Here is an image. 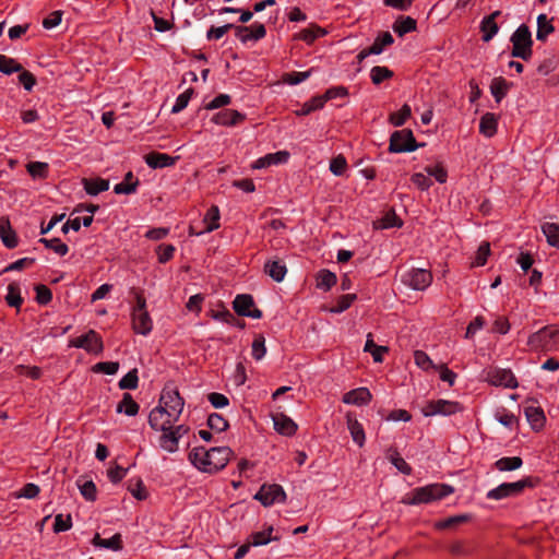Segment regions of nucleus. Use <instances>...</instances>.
I'll use <instances>...</instances> for the list:
<instances>
[{
    "instance_id": "obj_53",
    "label": "nucleus",
    "mask_w": 559,
    "mask_h": 559,
    "mask_svg": "<svg viewBox=\"0 0 559 559\" xmlns=\"http://www.w3.org/2000/svg\"><path fill=\"white\" fill-rule=\"evenodd\" d=\"M389 461L394 465L402 474L409 475L412 473V467L406 463V461L399 454V452L394 451L389 455Z\"/></svg>"
},
{
    "instance_id": "obj_48",
    "label": "nucleus",
    "mask_w": 559,
    "mask_h": 559,
    "mask_svg": "<svg viewBox=\"0 0 559 559\" xmlns=\"http://www.w3.org/2000/svg\"><path fill=\"white\" fill-rule=\"evenodd\" d=\"M325 104V99L321 98V96H316L310 100L306 102L300 110L297 111V115L306 116L310 112L321 109Z\"/></svg>"
},
{
    "instance_id": "obj_46",
    "label": "nucleus",
    "mask_w": 559,
    "mask_h": 559,
    "mask_svg": "<svg viewBox=\"0 0 559 559\" xmlns=\"http://www.w3.org/2000/svg\"><path fill=\"white\" fill-rule=\"evenodd\" d=\"M393 76V72L386 67L376 66L370 71V78L373 84L379 85L384 80Z\"/></svg>"
},
{
    "instance_id": "obj_3",
    "label": "nucleus",
    "mask_w": 559,
    "mask_h": 559,
    "mask_svg": "<svg viewBox=\"0 0 559 559\" xmlns=\"http://www.w3.org/2000/svg\"><path fill=\"white\" fill-rule=\"evenodd\" d=\"M527 345L536 353H552L559 350V329L546 325L528 336Z\"/></svg>"
},
{
    "instance_id": "obj_4",
    "label": "nucleus",
    "mask_w": 559,
    "mask_h": 559,
    "mask_svg": "<svg viewBox=\"0 0 559 559\" xmlns=\"http://www.w3.org/2000/svg\"><path fill=\"white\" fill-rule=\"evenodd\" d=\"M510 41L512 44L511 56L523 60L531 59L533 55V38L530 27L526 24H521L511 35Z\"/></svg>"
},
{
    "instance_id": "obj_26",
    "label": "nucleus",
    "mask_w": 559,
    "mask_h": 559,
    "mask_svg": "<svg viewBox=\"0 0 559 559\" xmlns=\"http://www.w3.org/2000/svg\"><path fill=\"white\" fill-rule=\"evenodd\" d=\"M83 186L87 194L97 195L109 189V180L103 178L84 179Z\"/></svg>"
},
{
    "instance_id": "obj_34",
    "label": "nucleus",
    "mask_w": 559,
    "mask_h": 559,
    "mask_svg": "<svg viewBox=\"0 0 559 559\" xmlns=\"http://www.w3.org/2000/svg\"><path fill=\"white\" fill-rule=\"evenodd\" d=\"M233 306L237 314L246 317V314L254 306V301L252 296L250 295H237L233 302Z\"/></svg>"
},
{
    "instance_id": "obj_31",
    "label": "nucleus",
    "mask_w": 559,
    "mask_h": 559,
    "mask_svg": "<svg viewBox=\"0 0 559 559\" xmlns=\"http://www.w3.org/2000/svg\"><path fill=\"white\" fill-rule=\"evenodd\" d=\"M523 465V461L520 456H504L497 460L493 464L495 468L499 472H511L520 468Z\"/></svg>"
},
{
    "instance_id": "obj_24",
    "label": "nucleus",
    "mask_w": 559,
    "mask_h": 559,
    "mask_svg": "<svg viewBox=\"0 0 559 559\" xmlns=\"http://www.w3.org/2000/svg\"><path fill=\"white\" fill-rule=\"evenodd\" d=\"M498 119L492 112H486L479 121V132L486 138H491L497 132Z\"/></svg>"
},
{
    "instance_id": "obj_12",
    "label": "nucleus",
    "mask_w": 559,
    "mask_h": 559,
    "mask_svg": "<svg viewBox=\"0 0 559 559\" xmlns=\"http://www.w3.org/2000/svg\"><path fill=\"white\" fill-rule=\"evenodd\" d=\"M70 346L83 348L94 355H99L104 349L103 341L94 330H90L87 333L71 340Z\"/></svg>"
},
{
    "instance_id": "obj_23",
    "label": "nucleus",
    "mask_w": 559,
    "mask_h": 559,
    "mask_svg": "<svg viewBox=\"0 0 559 559\" xmlns=\"http://www.w3.org/2000/svg\"><path fill=\"white\" fill-rule=\"evenodd\" d=\"M264 271L273 281L280 283L284 280L287 267L285 263L280 260H270L265 263Z\"/></svg>"
},
{
    "instance_id": "obj_10",
    "label": "nucleus",
    "mask_w": 559,
    "mask_h": 559,
    "mask_svg": "<svg viewBox=\"0 0 559 559\" xmlns=\"http://www.w3.org/2000/svg\"><path fill=\"white\" fill-rule=\"evenodd\" d=\"M402 283L415 290H425L432 282L430 271L426 269H411L401 276Z\"/></svg>"
},
{
    "instance_id": "obj_27",
    "label": "nucleus",
    "mask_w": 559,
    "mask_h": 559,
    "mask_svg": "<svg viewBox=\"0 0 559 559\" xmlns=\"http://www.w3.org/2000/svg\"><path fill=\"white\" fill-rule=\"evenodd\" d=\"M139 404L132 399L131 394L124 393L122 400L118 403L116 412L123 413L127 416H135L139 413Z\"/></svg>"
},
{
    "instance_id": "obj_6",
    "label": "nucleus",
    "mask_w": 559,
    "mask_h": 559,
    "mask_svg": "<svg viewBox=\"0 0 559 559\" xmlns=\"http://www.w3.org/2000/svg\"><path fill=\"white\" fill-rule=\"evenodd\" d=\"M158 406H162L170 420H178L185 406V401L177 389L165 386L162 391Z\"/></svg>"
},
{
    "instance_id": "obj_25",
    "label": "nucleus",
    "mask_w": 559,
    "mask_h": 559,
    "mask_svg": "<svg viewBox=\"0 0 559 559\" xmlns=\"http://www.w3.org/2000/svg\"><path fill=\"white\" fill-rule=\"evenodd\" d=\"M160 431L163 432L159 437L160 448L169 453L176 452L178 450L179 439L171 431V425L169 428L162 429Z\"/></svg>"
},
{
    "instance_id": "obj_8",
    "label": "nucleus",
    "mask_w": 559,
    "mask_h": 559,
    "mask_svg": "<svg viewBox=\"0 0 559 559\" xmlns=\"http://www.w3.org/2000/svg\"><path fill=\"white\" fill-rule=\"evenodd\" d=\"M463 411V406L455 401L437 400L429 401L421 408L423 415L426 417L442 415L451 416Z\"/></svg>"
},
{
    "instance_id": "obj_55",
    "label": "nucleus",
    "mask_w": 559,
    "mask_h": 559,
    "mask_svg": "<svg viewBox=\"0 0 559 559\" xmlns=\"http://www.w3.org/2000/svg\"><path fill=\"white\" fill-rule=\"evenodd\" d=\"M312 69L304 72H290L283 76V81L289 85H297L310 78Z\"/></svg>"
},
{
    "instance_id": "obj_43",
    "label": "nucleus",
    "mask_w": 559,
    "mask_h": 559,
    "mask_svg": "<svg viewBox=\"0 0 559 559\" xmlns=\"http://www.w3.org/2000/svg\"><path fill=\"white\" fill-rule=\"evenodd\" d=\"M273 532V527L269 526L265 531L255 532L250 536V542L252 546H263L269 544L271 540H276L277 537H272L271 534Z\"/></svg>"
},
{
    "instance_id": "obj_39",
    "label": "nucleus",
    "mask_w": 559,
    "mask_h": 559,
    "mask_svg": "<svg viewBox=\"0 0 559 559\" xmlns=\"http://www.w3.org/2000/svg\"><path fill=\"white\" fill-rule=\"evenodd\" d=\"M336 283V275L328 270H321L317 276V287L324 292Z\"/></svg>"
},
{
    "instance_id": "obj_29",
    "label": "nucleus",
    "mask_w": 559,
    "mask_h": 559,
    "mask_svg": "<svg viewBox=\"0 0 559 559\" xmlns=\"http://www.w3.org/2000/svg\"><path fill=\"white\" fill-rule=\"evenodd\" d=\"M138 186H139V180L138 179L133 180V174L131 171H129L126 175L123 181L117 183L114 187V192L116 194H131L136 191Z\"/></svg>"
},
{
    "instance_id": "obj_15",
    "label": "nucleus",
    "mask_w": 559,
    "mask_h": 559,
    "mask_svg": "<svg viewBox=\"0 0 559 559\" xmlns=\"http://www.w3.org/2000/svg\"><path fill=\"white\" fill-rule=\"evenodd\" d=\"M211 120L218 126L233 127L245 120V115L234 109H226L216 112Z\"/></svg>"
},
{
    "instance_id": "obj_52",
    "label": "nucleus",
    "mask_w": 559,
    "mask_h": 559,
    "mask_svg": "<svg viewBox=\"0 0 559 559\" xmlns=\"http://www.w3.org/2000/svg\"><path fill=\"white\" fill-rule=\"evenodd\" d=\"M192 94H193V90L188 88L187 91H185L183 93L178 95V97L176 98L175 104L171 108V112L178 114V112L182 111L188 106Z\"/></svg>"
},
{
    "instance_id": "obj_58",
    "label": "nucleus",
    "mask_w": 559,
    "mask_h": 559,
    "mask_svg": "<svg viewBox=\"0 0 559 559\" xmlns=\"http://www.w3.org/2000/svg\"><path fill=\"white\" fill-rule=\"evenodd\" d=\"M72 527V520L71 515L67 514H57L55 516V523H53V532L55 533H61L70 530Z\"/></svg>"
},
{
    "instance_id": "obj_18",
    "label": "nucleus",
    "mask_w": 559,
    "mask_h": 559,
    "mask_svg": "<svg viewBox=\"0 0 559 559\" xmlns=\"http://www.w3.org/2000/svg\"><path fill=\"white\" fill-rule=\"evenodd\" d=\"M371 393L367 388H357L343 395V403L349 405H366L371 401Z\"/></svg>"
},
{
    "instance_id": "obj_54",
    "label": "nucleus",
    "mask_w": 559,
    "mask_h": 559,
    "mask_svg": "<svg viewBox=\"0 0 559 559\" xmlns=\"http://www.w3.org/2000/svg\"><path fill=\"white\" fill-rule=\"evenodd\" d=\"M355 299H356V295H354V294H347V295L341 296L337 299L336 305L331 308V312H333V313L344 312L352 306V304Z\"/></svg>"
},
{
    "instance_id": "obj_50",
    "label": "nucleus",
    "mask_w": 559,
    "mask_h": 559,
    "mask_svg": "<svg viewBox=\"0 0 559 559\" xmlns=\"http://www.w3.org/2000/svg\"><path fill=\"white\" fill-rule=\"evenodd\" d=\"M207 426L217 432H223L228 428V421L219 414L213 413L209 415Z\"/></svg>"
},
{
    "instance_id": "obj_19",
    "label": "nucleus",
    "mask_w": 559,
    "mask_h": 559,
    "mask_svg": "<svg viewBox=\"0 0 559 559\" xmlns=\"http://www.w3.org/2000/svg\"><path fill=\"white\" fill-rule=\"evenodd\" d=\"M274 429L284 436H293L297 430V424L283 413L273 415Z\"/></svg>"
},
{
    "instance_id": "obj_37",
    "label": "nucleus",
    "mask_w": 559,
    "mask_h": 559,
    "mask_svg": "<svg viewBox=\"0 0 559 559\" xmlns=\"http://www.w3.org/2000/svg\"><path fill=\"white\" fill-rule=\"evenodd\" d=\"M94 545L102 547V548L115 550V551L120 550L122 548L121 535L115 534L110 538L103 539L99 537L98 534H96V536L94 537Z\"/></svg>"
},
{
    "instance_id": "obj_45",
    "label": "nucleus",
    "mask_w": 559,
    "mask_h": 559,
    "mask_svg": "<svg viewBox=\"0 0 559 559\" xmlns=\"http://www.w3.org/2000/svg\"><path fill=\"white\" fill-rule=\"evenodd\" d=\"M22 66L17 63L13 58L0 55V72L10 75L14 72H20Z\"/></svg>"
},
{
    "instance_id": "obj_59",
    "label": "nucleus",
    "mask_w": 559,
    "mask_h": 559,
    "mask_svg": "<svg viewBox=\"0 0 559 559\" xmlns=\"http://www.w3.org/2000/svg\"><path fill=\"white\" fill-rule=\"evenodd\" d=\"M265 354V338L262 335H258L252 342V357L255 360H261Z\"/></svg>"
},
{
    "instance_id": "obj_5",
    "label": "nucleus",
    "mask_w": 559,
    "mask_h": 559,
    "mask_svg": "<svg viewBox=\"0 0 559 559\" xmlns=\"http://www.w3.org/2000/svg\"><path fill=\"white\" fill-rule=\"evenodd\" d=\"M535 486L533 478L525 477L514 483H502L496 488L490 489L486 497L490 500H502L509 497H516L523 492L525 488Z\"/></svg>"
},
{
    "instance_id": "obj_36",
    "label": "nucleus",
    "mask_w": 559,
    "mask_h": 559,
    "mask_svg": "<svg viewBox=\"0 0 559 559\" xmlns=\"http://www.w3.org/2000/svg\"><path fill=\"white\" fill-rule=\"evenodd\" d=\"M510 88V83H508L503 78H495L490 84V92L497 103H500L502 98L507 95Z\"/></svg>"
},
{
    "instance_id": "obj_22",
    "label": "nucleus",
    "mask_w": 559,
    "mask_h": 559,
    "mask_svg": "<svg viewBox=\"0 0 559 559\" xmlns=\"http://www.w3.org/2000/svg\"><path fill=\"white\" fill-rule=\"evenodd\" d=\"M347 428L350 432L353 441L358 445L362 447L366 441L365 430L361 426V424L353 417L350 414H347Z\"/></svg>"
},
{
    "instance_id": "obj_40",
    "label": "nucleus",
    "mask_w": 559,
    "mask_h": 559,
    "mask_svg": "<svg viewBox=\"0 0 559 559\" xmlns=\"http://www.w3.org/2000/svg\"><path fill=\"white\" fill-rule=\"evenodd\" d=\"M374 224L376 228L388 229L393 227H401L402 221L393 211H389L381 219L377 221Z\"/></svg>"
},
{
    "instance_id": "obj_62",
    "label": "nucleus",
    "mask_w": 559,
    "mask_h": 559,
    "mask_svg": "<svg viewBox=\"0 0 559 559\" xmlns=\"http://www.w3.org/2000/svg\"><path fill=\"white\" fill-rule=\"evenodd\" d=\"M93 370L95 372H103V373H106V374H116L117 371L119 370V362L117 361H100V362H97L94 367H93Z\"/></svg>"
},
{
    "instance_id": "obj_20",
    "label": "nucleus",
    "mask_w": 559,
    "mask_h": 559,
    "mask_svg": "<svg viewBox=\"0 0 559 559\" xmlns=\"http://www.w3.org/2000/svg\"><path fill=\"white\" fill-rule=\"evenodd\" d=\"M133 330L138 334L147 335L153 329V322L147 311L132 312Z\"/></svg>"
},
{
    "instance_id": "obj_35",
    "label": "nucleus",
    "mask_w": 559,
    "mask_h": 559,
    "mask_svg": "<svg viewBox=\"0 0 559 559\" xmlns=\"http://www.w3.org/2000/svg\"><path fill=\"white\" fill-rule=\"evenodd\" d=\"M416 21L411 16H400L393 24V31L399 36H404L409 32H414L416 29Z\"/></svg>"
},
{
    "instance_id": "obj_1",
    "label": "nucleus",
    "mask_w": 559,
    "mask_h": 559,
    "mask_svg": "<svg viewBox=\"0 0 559 559\" xmlns=\"http://www.w3.org/2000/svg\"><path fill=\"white\" fill-rule=\"evenodd\" d=\"M231 453L228 447H215L211 449L197 447L189 453V461L199 471L213 474L227 465Z\"/></svg>"
},
{
    "instance_id": "obj_11",
    "label": "nucleus",
    "mask_w": 559,
    "mask_h": 559,
    "mask_svg": "<svg viewBox=\"0 0 559 559\" xmlns=\"http://www.w3.org/2000/svg\"><path fill=\"white\" fill-rule=\"evenodd\" d=\"M253 498L260 501L264 507H270L274 503L284 502L286 499V493L281 485L264 484L253 496Z\"/></svg>"
},
{
    "instance_id": "obj_56",
    "label": "nucleus",
    "mask_w": 559,
    "mask_h": 559,
    "mask_svg": "<svg viewBox=\"0 0 559 559\" xmlns=\"http://www.w3.org/2000/svg\"><path fill=\"white\" fill-rule=\"evenodd\" d=\"M5 300L9 306L19 308L23 302V298L20 295V289L16 284H10L8 286V295Z\"/></svg>"
},
{
    "instance_id": "obj_60",
    "label": "nucleus",
    "mask_w": 559,
    "mask_h": 559,
    "mask_svg": "<svg viewBox=\"0 0 559 559\" xmlns=\"http://www.w3.org/2000/svg\"><path fill=\"white\" fill-rule=\"evenodd\" d=\"M230 28H235L234 24H225L223 26H212L206 32L207 40H218L221 39Z\"/></svg>"
},
{
    "instance_id": "obj_28",
    "label": "nucleus",
    "mask_w": 559,
    "mask_h": 559,
    "mask_svg": "<svg viewBox=\"0 0 559 559\" xmlns=\"http://www.w3.org/2000/svg\"><path fill=\"white\" fill-rule=\"evenodd\" d=\"M203 223L205 224V228L197 235L211 233L219 227V210L217 206L213 205L207 210Z\"/></svg>"
},
{
    "instance_id": "obj_64",
    "label": "nucleus",
    "mask_w": 559,
    "mask_h": 559,
    "mask_svg": "<svg viewBox=\"0 0 559 559\" xmlns=\"http://www.w3.org/2000/svg\"><path fill=\"white\" fill-rule=\"evenodd\" d=\"M176 248L173 245H159L157 247V257L159 263H166L173 259Z\"/></svg>"
},
{
    "instance_id": "obj_41",
    "label": "nucleus",
    "mask_w": 559,
    "mask_h": 559,
    "mask_svg": "<svg viewBox=\"0 0 559 559\" xmlns=\"http://www.w3.org/2000/svg\"><path fill=\"white\" fill-rule=\"evenodd\" d=\"M139 385L138 369L130 370L118 383L120 390H135Z\"/></svg>"
},
{
    "instance_id": "obj_44",
    "label": "nucleus",
    "mask_w": 559,
    "mask_h": 559,
    "mask_svg": "<svg viewBox=\"0 0 559 559\" xmlns=\"http://www.w3.org/2000/svg\"><path fill=\"white\" fill-rule=\"evenodd\" d=\"M480 31L483 32V40L489 41L498 33L499 27L496 21L484 17L480 22Z\"/></svg>"
},
{
    "instance_id": "obj_32",
    "label": "nucleus",
    "mask_w": 559,
    "mask_h": 559,
    "mask_svg": "<svg viewBox=\"0 0 559 559\" xmlns=\"http://www.w3.org/2000/svg\"><path fill=\"white\" fill-rule=\"evenodd\" d=\"M552 20H549L546 14L542 13L537 16V32L536 39L544 41L547 36L551 34L555 28L551 23Z\"/></svg>"
},
{
    "instance_id": "obj_47",
    "label": "nucleus",
    "mask_w": 559,
    "mask_h": 559,
    "mask_svg": "<svg viewBox=\"0 0 559 559\" xmlns=\"http://www.w3.org/2000/svg\"><path fill=\"white\" fill-rule=\"evenodd\" d=\"M26 169L33 178H46L48 175V164L44 162H31Z\"/></svg>"
},
{
    "instance_id": "obj_21",
    "label": "nucleus",
    "mask_w": 559,
    "mask_h": 559,
    "mask_svg": "<svg viewBox=\"0 0 559 559\" xmlns=\"http://www.w3.org/2000/svg\"><path fill=\"white\" fill-rule=\"evenodd\" d=\"M0 238L3 245L9 249L15 248L19 243L16 234L7 217H1L0 219Z\"/></svg>"
},
{
    "instance_id": "obj_51",
    "label": "nucleus",
    "mask_w": 559,
    "mask_h": 559,
    "mask_svg": "<svg viewBox=\"0 0 559 559\" xmlns=\"http://www.w3.org/2000/svg\"><path fill=\"white\" fill-rule=\"evenodd\" d=\"M411 114V107L405 104L397 112H394L390 116V122L395 127H401L409 118Z\"/></svg>"
},
{
    "instance_id": "obj_14",
    "label": "nucleus",
    "mask_w": 559,
    "mask_h": 559,
    "mask_svg": "<svg viewBox=\"0 0 559 559\" xmlns=\"http://www.w3.org/2000/svg\"><path fill=\"white\" fill-rule=\"evenodd\" d=\"M176 421L177 420H170V417L167 416L164 408L158 405L154 407L148 415V425L156 431L169 428V426L174 425Z\"/></svg>"
},
{
    "instance_id": "obj_61",
    "label": "nucleus",
    "mask_w": 559,
    "mask_h": 559,
    "mask_svg": "<svg viewBox=\"0 0 559 559\" xmlns=\"http://www.w3.org/2000/svg\"><path fill=\"white\" fill-rule=\"evenodd\" d=\"M490 254V245L489 242H481L476 252L474 265L483 266L486 264L487 259Z\"/></svg>"
},
{
    "instance_id": "obj_33",
    "label": "nucleus",
    "mask_w": 559,
    "mask_h": 559,
    "mask_svg": "<svg viewBox=\"0 0 559 559\" xmlns=\"http://www.w3.org/2000/svg\"><path fill=\"white\" fill-rule=\"evenodd\" d=\"M542 231L547 242L559 249V223L546 222L542 225Z\"/></svg>"
},
{
    "instance_id": "obj_49",
    "label": "nucleus",
    "mask_w": 559,
    "mask_h": 559,
    "mask_svg": "<svg viewBox=\"0 0 559 559\" xmlns=\"http://www.w3.org/2000/svg\"><path fill=\"white\" fill-rule=\"evenodd\" d=\"M128 490L138 500H145L147 497L146 489L140 478L130 479Z\"/></svg>"
},
{
    "instance_id": "obj_16",
    "label": "nucleus",
    "mask_w": 559,
    "mask_h": 559,
    "mask_svg": "<svg viewBox=\"0 0 559 559\" xmlns=\"http://www.w3.org/2000/svg\"><path fill=\"white\" fill-rule=\"evenodd\" d=\"M289 156L290 155L287 151H278L276 153H270V154H266V155L258 158L254 162L252 167L254 169H262V168L270 167L272 165L286 164L289 159Z\"/></svg>"
},
{
    "instance_id": "obj_17",
    "label": "nucleus",
    "mask_w": 559,
    "mask_h": 559,
    "mask_svg": "<svg viewBox=\"0 0 559 559\" xmlns=\"http://www.w3.org/2000/svg\"><path fill=\"white\" fill-rule=\"evenodd\" d=\"M179 156H170L165 153L152 152L144 156L146 165L151 168H165L175 165Z\"/></svg>"
},
{
    "instance_id": "obj_63",
    "label": "nucleus",
    "mask_w": 559,
    "mask_h": 559,
    "mask_svg": "<svg viewBox=\"0 0 559 559\" xmlns=\"http://www.w3.org/2000/svg\"><path fill=\"white\" fill-rule=\"evenodd\" d=\"M36 290V300L39 305H47L52 299V293L51 290L43 284H39L35 286Z\"/></svg>"
},
{
    "instance_id": "obj_38",
    "label": "nucleus",
    "mask_w": 559,
    "mask_h": 559,
    "mask_svg": "<svg viewBox=\"0 0 559 559\" xmlns=\"http://www.w3.org/2000/svg\"><path fill=\"white\" fill-rule=\"evenodd\" d=\"M393 43L394 38L391 33L384 32L374 39L373 44L369 47V52L380 55L386 46H390Z\"/></svg>"
},
{
    "instance_id": "obj_2",
    "label": "nucleus",
    "mask_w": 559,
    "mask_h": 559,
    "mask_svg": "<svg viewBox=\"0 0 559 559\" xmlns=\"http://www.w3.org/2000/svg\"><path fill=\"white\" fill-rule=\"evenodd\" d=\"M453 492V488L445 484H431L418 487L403 497L402 503L407 506H417L421 503H430L448 497Z\"/></svg>"
},
{
    "instance_id": "obj_13",
    "label": "nucleus",
    "mask_w": 559,
    "mask_h": 559,
    "mask_svg": "<svg viewBox=\"0 0 559 559\" xmlns=\"http://www.w3.org/2000/svg\"><path fill=\"white\" fill-rule=\"evenodd\" d=\"M235 29L236 36L242 44L258 41L266 35V28L262 23H253L250 26H235Z\"/></svg>"
},
{
    "instance_id": "obj_57",
    "label": "nucleus",
    "mask_w": 559,
    "mask_h": 559,
    "mask_svg": "<svg viewBox=\"0 0 559 559\" xmlns=\"http://www.w3.org/2000/svg\"><path fill=\"white\" fill-rule=\"evenodd\" d=\"M557 63H558V61H557V58L555 55L545 57L542 60V62L539 63V66L537 67V72L540 75H548L556 69Z\"/></svg>"
},
{
    "instance_id": "obj_30",
    "label": "nucleus",
    "mask_w": 559,
    "mask_h": 559,
    "mask_svg": "<svg viewBox=\"0 0 559 559\" xmlns=\"http://www.w3.org/2000/svg\"><path fill=\"white\" fill-rule=\"evenodd\" d=\"M524 412L533 429L537 430L544 426L545 415L540 407L527 406Z\"/></svg>"
},
{
    "instance_id": "obj_7",
    "label": "nucleus",
    "mask_w": 559,
    "mask_h": 559,
    "mask_svg": "<svg viewBox=\"0 0 559 559\" xmlns=\"http://www.w3.org/2000/svg\"><path fill=\"white\" fill-rule=\"evenodd\" d=\"M484 379L495 386H504L507 389H516L518 380L510 369L492 367L484 371Z\"/></svg>"
},
{
    "instance_id": "obj_42",
    "label": "nucleus",
    "mask_w": 559,
    "mask_h": 559,
    "mask_svg": "<svg viewBox=\"0 0 559 559\" xmlns=\"http://www.w3.org/2000/svg\"><path fill=\"white\" fill-rule=\"evenodd\" d=\"M39 242L61 257L66 255L69 251L68 246L64 242H62L59 238H40Z\"/></svg>"
},
{
    "instance_id": "obj_9",
    "label": "nucleus",
    "mask_w": 559,
    "mask_h": 559,
    "mask_svg": "<svg viewBox=\"0 0 559 559\" xmlns=\"http://www.w3.org/2000/svg\"><path fill=\"white\" fill-rule=\"evenodd\" d=\"M418 147L412 130L403 129L392 133L389 150L393 153L413 152Z\"/></svg>"
}]
</instances>
